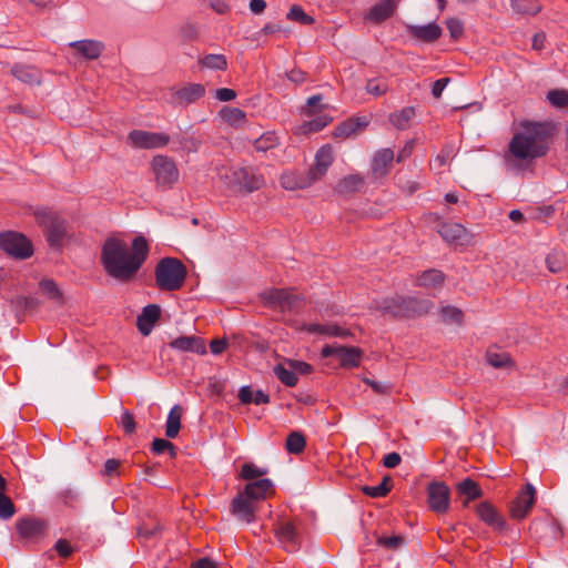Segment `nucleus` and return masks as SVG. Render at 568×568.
I'll return each mask as SVG.
<instances>
[{
  "label": "nucleus",
  "mask_w": 568,
  "mask_h": 568,
  "mask_svg": "<svg viewBox=\"0 0 568 568\" xmlns=\"http://www.w3.org/2000/svg\"><path fill=\"white\" fill-rule=\"evenodd\" d=\"M148 240L135 236L131 244L120 236H109L101 247L100 261L104 272L120 282H130L148 260Z\"/></svg>",
  "instance_id": "f257e3e1"
},
{
  "label": "nucleus",
  "mask_w": 568,
  "mask_h": 568,
  "mask_svg": "<svg viewBox=\"0 0 568 568\" xmlns=\"http://www.w3.org/2000/svg\"><path fill=\"white\" fill-rule=\"evenodd\" d=\"M554 135V125L547 122H523L508 144V156L519 163L544 158Z\"/></svg>",
  "instance_id": "f03ea898"
},
{
  "label": "nucleus",
  "mask_w": 568,
  "mask_h": 568,
  "mask_svg": "<svg viewBox=\"0 0 568 568\" xmlns=\"http://www.w3.org/2000/svg\"><path fill=\"white\" fill-rule=\"evenodd\" d=\"M186 277V267L174 257L162 258L155 267V283L162 291H178Z\"/></svg>",
  "instance_id": "7ed1b4c3"
},
{
  "label": "nucleus",
  "mask_w": 568,
  "mask_h": 568,
  "mask_svg": "<svg viewBox=\"0 0 568 568\" xmlns=\"http://www.w3.org/2000/svg\"><path fill=\"white\" fill-rule=\"evenodd\" d=\"M374 305L382 314L394 317H409L427 311L424 302L403 296L375 301Z\"/></svg>",
  "instance_id": "20e7f679"
},
{
  "label": "nucleus",
  "mask_w": 568,
  "mask_h": 568,
  "mask_svg": "<svg viewBox=\"0 0 568 568\" xmlns=\"http://www.w3.org/2000/svg\"><path fill=\"white\" fill-rule=\"evenodd\" d=\"M39 225L44 229V235L50 246L59 247L67 237L65 221L55 212L43 209L36 212Z\"/></svg>",
  "instance_id": "39448f33"
},
{
  "label": "nucleus",
  "mask_w": 568,
  "mask_h": 568,
  "mask_svg": "<svg viewBox=\"0 0 568 568\" xmlns=\"http://www.w3.org/2000/svg\"><path fill=\"white\" fill-rule=\"evenodd\" d=\"M14 527L18 539L26 544H37L48 536V523L40 517H20Z\"/></svg>",
  "instance_id": "423d86ee"
},
{
  "label": "nucleus",
  "mask_w": 568,
  "mask_h": 568,
  "mask_svg": "<svg viewBox=\"0 0 568 568\" xmlns=\"http://www.w3.org/2000/svg\"><path fill=\"white\" fill-rule=\"evenodd\" d=\"M0 247L7 254L21 260L33 253L31 242L23 234L13 231L0 233Z\"/></svg>",
  "instance_id": "0eeeda50"
},
{
  "label": "nucleus",
  "mask_w": 568,
  "mask_h": 568,
  "mask_svg": "<svg viewBox=\"0 0 568 568\" xmlns=\"http://www.w3.org/2000/svg\"><path fill=\"white\" fill-rule=\"evenodd\" d=\"M156 184L161 187H171L179 180V170L175 162L165 155H156L151 162Z\"/></svg>",
  "instance_id": "6e6552de"
},
{
  "label": "nucleus",
  "mask_w": 568,
  "mask_h": 568,
  "mask_svg": "<svg viewBox=\"0 0 568 568\" xmlns=\"http://www.w3.org/2000/svg\"><path fill=\"white\" fill-rule=\"evenodd\" d=\"M322 357H336L344 368L357 367L361 364L363 351L355 346H342L338 344L326 345L322 348Z\"/></svg>",
  "instance_id": "1a4fd4ad"
},
{
  "label": "nucleus",
  "mask_w": 568,
  "mask_h": 568,
  "mask_svg": "<svg viewBox=\"0 0 568 568\" xmlns=\"http://www.w3.org/2000/svg\"><path fill=\"white\" fill-rule=\"evenodd\" d=\"M265 181L262 174L252 169L236 168L232 171L230 184L239 191L251 193L263 187Z\"/></svg>",
  "instance_id": "9d476101"
},
{
  "label": "nucleus",
  "mask_w": 568,
  "mask_h": 568,
  "mask_svg": "<svg viewBox=\"0 0 568 568\" xmlns=\"http://www.w3.org/2000/svg\"><path fill=\"white\" fill-rule=\"evenodd\" d=\"M128 141L138 149H156L165 146L170 142V136L162 132L133 130L129 133Z\"/></svg>",
  "instance_id": "9b49d317"
},
{
  "label": "nucleus",
  "mask_w": 568,
  "mask_h": 568,
  "mask_svg": "<svg viewBox=\"0 0 568 568\" xmlns=\"http://www.w3.org/2000/svg\"><path fill=\"white\" fill-rule=\"evenodd\" d=\"M450 493L445 483L434 481L427 487V501L429 508L438 514H445L449 509Z\"/></svg>",
  "instance_id": "f8f14e48"
},
{
  "label": "nucleus",
  "mask_w": 568,
  "mask_h": 568,
  "mask_svg": "<svg viewBox=\"0 0 568 568\" xmlns=\"http://www.w3.org/2000/svg\"><path fill=\"white\" fill-rule=\"evenodd\" d=\"M257 510L258 506L241 491L236 494L230 506L231 515L245 524H252L256 520Z\"/></svg>",
  "instance_id": "ddd939ff"
},
{
  "label": "nucleus",
  "mask_w": 568,
  "mask_h": 568,
  "mask_svg": "<svg viewBox=\"0 0 568 568\" xmlns=\"http://www.w3.org/2000/svg\"><path fill=\"white\" fill-rule=\"evenodd\" d=\"M262 300L266 306L286 312L295 306L297 297L293 294L292 290L272 288L262 294Z\"/></svg>",
  "instance_id": "4468645a"
},
{
  "label": "nucleus",
  "mask_w": 568,
  "mask_h": 568,
  "mask_svg": "<svg viewBox=\"0 0 568 568\" xmlns=\"http://www.w3.org/2000/svg\"><path fill=\"white\" fill-rule=\"evenodd\" d=\"M438 233L445 242L458 246H467L473 240V235L467 231V229L455 222L443 223L439 226Z\"/></svg>",
  "instance_id": "2eb2a0df"
},
{
  "label": "nucleus",
  "mask_w": 568,
  "mask_h": 568,
  "mask_svg": "<svg viewBox=\"0 0 568 568\" xmlns=\"http://www.w3.org/2000/svg\"><path fill=\"white\" fill-rule=\"evenodd\" d=\"M535 501L536 489L531 484H527L510 505L511 517L518 520L526 518Z\"/></svg>",
  "instance_id": "dca6fc26"
},
{
  "label": "nucleus",
  "mask_w": 568,
  "mask_h": 568,
  "mask_svg": "<svg viewBox=\"0 0 568 568\" xmlns=\"http://www.w3.org/2000/svg\"><path fill=\"white\" fill-rule=\"evenodd\" d=\"M333 162L334 149L331 144H325L317 150L315 154L314 165L311 166L307 171L313 176V180L317 182L326 175Z\"/></svg>",
  "instance_id": "f3484780"
},
{
  "label": "nucleus",
  "mask_w": 568,
  "mask_h": 568,
  "mask_svg": "<svg viewBox=\"0 0 568 568\" xmlns=\"http://www.w3.org/2000/svg\"><path fill=\"white\" fill-rule=\"evenodd\" d=\"M247 498L256 505L275 495V487L271 479L262 478L247 483L241 490Z\"/></svg>",
  "instance_id": "a211bd4d"
},
{
  "label": "nucleus",
  "mask_w": 568,
  "mask_h": 568,
  "mask_svg": "<svg viewBox=\"0 0 568 568\" xmlns=\"http://www.w3.org/2000/svg\"><path fill=\"white\" fill-rule=\"evenodd\" d=\"M275 535L286 551L293 552L298 549L300 535L292 521H281L276 526Z\"/></svg>",
  "instance_id": "6ab92c4d"
},
{
  "label": "nucleus",
  "mask_w": 568,
  "mask_h": 568,
  "mask_svg": "<svg viewBox=\"0 0 568 568\" xmlns=\"http://www.w3.org/2000/svg\"><path fill=\"white\" fill-rule=\"evenodd\" d=\"M280 183L285 190H303L315 183L308 171L298 173L294 171L284 172L280 178Z\"/></svg>",
  "instance_id": "aec40b11"
},
{
  "label": "nucleus",
  "mask_w": 568,
  "mask_h": 568,
  "mask_svg": "<svg viewBox=\"0 0 568 568\" xmlns=\"http://www.w3.org/2000/svg\"><path fill=\"white\" fill-rule=\"evenodd\" d=\"M397 9V1L395 0H382L374 4L366 13V20L372 23L381 24L388 18H390Z\"/></svg>",
  "instance_id": "412c9836"
},
{
  "label": "nucleus",
  "mask_w": 568,
  "mask_h": 568,
  "mask_svg": "<svg viewBox=\"0 0 568 568\" xmlns=\"http://www.w3.org/2000/svg\"><path fill=\"white\" fill-rule=\"evenodd\" d=\"M205 93L204 85L190 83L179 89H173L172 99L176 103L190 104L201 99Z\"/></svg>",
  "instance_id": "4be33fe9"
},
{
  "label": "nucleus",
  "mask_w": 568,
  "mask_h": 568,
  "mask_svg": "<svg viewBox=\"0 0 568 568\" xmlns=\"http://www.w3.org/2000/svg\"><path fill=\"white\" fill-rule=\"evenodd\" d=\"M160 306L155 304H150L145 306L136 320V326L140 333L144 336H148L152 332L158 320L160 318Z\"/></svg>",
  "instance_id": "5701e85b"
},
{
  "label": "nucleus",
  "mask_w": 568,
  "mask_h": 568,
  "mask_svg": "<svg viewBox=\"0 0 568 568\" xmlns=\"http://www.w3.org/2000/svg\"><path fill=\"white\" fill-rule=\"evenodd\" d=\"M368 123L369 121L366 116L349 118L334 129L333 136L347 139L363 131Z\"/></svg>",
  "instance_id": "b1692460"
},
{
  "label": "nucleus",
  "mask_w": 568,
  "mask_h": 568,
  "mask_svg": "<svg viewBox=\"0 0 568 568\" xmlns=\"http://www.w3.org/2000/svg\"><path fill=\"white\" fill-rule=\"evenodd\" d=\"M169 346L178 351L192 352L199 355H204L206 353V346L204 341L197 336L178 337L171 341Z\"/></svg>",
  "instance_id": "393cba45"
},
{
  "label": "nucleus",
  "mask_w": 568,
  "mask_h": 568,
  "mask_svg": "<svg viewBox=\"0 0 568 568\" xmlns=\"http://www.w3.org/2000/svg\"><path fill=\"white\" fill-rule=\"evenodd\" d=\"M394 152L389 148L378 150L372 160V172L375 176H385L392 168Z\"/></svg>",
  "instance_id": "a878e982"
},
{
  "label": "nucleus",
  "mask_w": 568,
  "mask_h": 568,
  "mask_svg": "<svg viewBox=\"0 0 568 568\" xmlns=\"http://www.w3.org/2000/svg\"><path fill=\"white\" fill-rule=\"evenodd\" d=\"M477 515L479 518L494 528L495 530H503L505 528V521L497 509L489 503L484 501L477 506Z\"/></svg>",
  "instance_id": "bb28decb"
},
{
  "label": "nucleus",
  "mask_w": 568,
  "mask_h": 568,
  "mask_svg": "<svg viewBox=\"0 0 568 568\" xmlns=\"http://www.w3.org/2000/svg\"><path fill=\"white\" fill-rule=\"evenodd\" d=\"M407 30L409 34L424 42H434L442 36V28L435 23H428L425 26L408 24Z\"/></svg>",
  "instance_id": "cd10ccee"
},
{
  "label": "nucleus",
  "mask_w": 568,
  "mask_h": 568,
  "mask_svg": "<svg viewBox=\"0 0 568 568\" xmlns=\"http://www.w3.org/2000/svg\"><path fill=\"white\" fill-rule=\"evenodd\" d=\"M70 47L73 48L81 57L89 60L98 59L104 50L103 43L97 40L74 41L70 43Z\"/></svg>",
  "instance_id": "c85d7f7f"
},
{
  "label": "nucleus",
  "mask_w": 568,
  "mask_h": 568,
  "mask_svg": "<svg viewBox=\"0 0 568 568\" xmlns=\"http://www.w3.org/2000/svg\"><path fill=\"white\" fill-rule=\"evenodd\" d=\"M303 329L311 334H321L326 336L338 337L349 336L348 329L343 328L336 324H306L303 326Z\"/></svg>",
  "instance_id": "c756f323"
},
{
  "label": "nucleus",
  "mask_w": 568,
  "mask_h": 568,
  "mask_svg": "<svg viewBox=\"0 0 568 568\" xmlns=\"http://www.w3.org/2000/svg\"><path fill=\"white\" fill-rule=\"evenodd\" d=\"M365 180L361 174H349L344 176L336 185V192L341 195H349L361 191Z\"/></svg>",
  "instance_id": "7c9ffc66"
},
{
  "label": "nucleus",
  "mask_w": 568,
  "mask_h": 568,
  "mask_svg": "<svg viewBox=\"0 0 568 568\" xmlns=\"http://www.w3.org/2000/svg\"><path fill=\"white\" fill-rule=\"evenodd\" d=\"M183 415V408L180 405H174L166 418L165 435L169 438H175L179 435L181 428V418Z\"/></svg>",
  "instance_id": "2f4dec72"
},
{
  "label": "nucleus",
  "mask_w": 568,
  "mask_h": 568,
  "mask_svg": "<svg viewBox=\"0 0 568 568\" xmlns=\"http://www.w3.org/2000/svg\"><path fill=\"white\" fill-rule=\"evenodd\" d=\"M415 108L413 106H405L398 111H395L389 115L390 123L399 129L405 130L409 126L410 121L415 116Z\"/></svg>",
  "instance_id": "473e14b6"
},
{
  "label": "nucleus",
  "mask_w": 568,
  "mask_h": 568,
  "mask_svg": "<svg viewBox=\"0 0 568 568\" xmlns=\"http://www.w3.org/2000/svg\"><path fill=\"white\" fill-rule=\"evenodd\" d=\"M333 121V118L327 114H322L311 121L304 122L298 126L297 133L308 134L323 130Z\"/></svg>",
  "instance_id": "72a5a7b5"
},
{
  "label": "nucleus",
  "mask_w": 568,
  "mask_h": 568,
  "mask_svg": "<svg viewBox=\"0 0 568 568\" xmlns=\"http://www.w3.org/2000/svg\"><path fill=\"white\" fill-rule=\"evenodd\" d=\"M445 276L443 272L438 270H428L425 271L419 277H418V285L427 288H435L438 286H442L444 283Z\"/></svg>",
  "instance_id": "f704fd0d"
},
{
  "label": "nucleus",
  "mask_w": 568,
  "mask_h": 568,
  "mask_svg": "<svg viewBox=\"0 0 568 568\" xmlns=\"http://www.w3.org/2000/svg\"><path fill=\"white\" fill-rule=\"evenodd\" d=\"M221 118L229 124L239 126L245 123L246 114L239 108L225 106L220 111Z\"/></svg>",
  "instance_id": "c9c22d12"
},
{
  "label": "nucleus",
  "mask_w": 568,
  "mask_h": 568,
  "mask_svg": "<svg viewBox=\"0 0 568 568\" xmlns=\"http://www.w3.org/2000/svg\"><path fill=\"white\" fill-rule=\"evenodd\" d=\"M457 490L460 495H465L467 497L466 504L470 500L481 497L483 495V491L478 484L470 478H466L463 481H460L457 485Z\"/></svg>",
  "instance_id": "e433bc0d"
},
{
  "label": "nucleus",
  "mask_w": 568,
  "mask_h": 568,
  "mask_svg": "<svg viewBox=\"0 0 568 568\" xmlns=\"http://www.w3.org/2000/svg\"><path fill=\"white\" fill-rule=\"evenodd\" d=\"M266 474H267L266 468L257 467L253 463H245L241 467L239 478L250 483V481H254L257 479H262V477Z\"/></svg>",
  "instance_id": "4c0bfd02"
},
{
  "label": "nucleus",
  "mask_w": 568,
  "mask_h": 568,
  "mask_svg": "<svg viewBox=\"0 0 568 568\" xmlns=\"http://www.w3.org/2000/svg\"><path fill=\"white\" fill-rule=\"evenodd\" d=\"M274 374L281 383L287 387H294L298 382V377L294 371L290 366L286 367L284 364L275 365Z\"/></svg>",
  "instance_id": "58836bf2"
},
{
  "label": "nucleus",
  "mask_w": 568,
  "mask_h": 568,
  "mask_svg": "<svg viewBox=\"0 0 568 568\" xmlns=\"http://www.w3.org/2000/svg\"><path fill=\"white\" fill-rule=\"evenodd\" d=\"M280 145V139L275 132H265L254 142V148L258 152H266Z\"/></svg>",
  "instance_id": "ea45409f"
},
{
  "label": "nucleus",
  "mask_w": 568,
  "mask_h": 568,
  "mask_svg": "<svg viewBox=\"0 0 568 568\" xmlns=\"http://www.w3.org/2000/svg\"><path fill=\"white\" fill-rule=\"evenodd\" d=\"M13 74L17 79L24 83H39L40 74L39 71L32 67L17 65L13 69Z\"/></svg>",
  "instance_id": "a19ab883"
},
{
  "label": "nucleus",
  "mask_w": 568,
  "mask_h": 568,
  "mask_svg": "<svg viewBox=\"0 0 568 568\" xmlns=\"http://www.w3.org/2000/svg\"><path fill=\"white\" fill-rule=\"evenodd\" d=\"M486 361L490 366L495 368H505L513 366L511 357L506 352L498 353L494 351H488L486 354Z\"/></svg>",
  "instance_id": "79ce46f5"
},
{
  "label": "nucleus",
  "mask_w": 568,
  "mask_h": 568,
  "mask_svg": "<svg viewBox=\"0 0 568 568\" xmlns=\"http://www.w3.org/2000/svg\"><path fill=\"white\" fill-rule=\"evenodd\" d=\"M511 7L520 14H536L541 9L538 0H511Z\"/></svg>",
  "instance_id": "37998d69"
},
{
  "label": "nucleus",
  "mask_w": 568,
  "mask_h": 568,
  "mask_svg": "<svg viewBox=\"0 0 568 568\" xmlns=\"http://www.w3.org/2000/svg\"><path fill=\"white\" fill-rule=\"evenodd\" d=\"M306 439L300 432H292L285 443V448L291 454H300L305 449Z\"/></svg>",
  "instance_id": "c03bdc74"
},
{
  "label": "nucleus",
  "mask_w": 568,
  "mask_h": 568,
  "mask_svg": "<svg viewBox=\"0 0 568 568\" xmlns=\"http://www.w3.org/2000/svg\"><path fill=\"white\" fill-rule=\"evenodd\" d=\"M200 64L211 70H225L227 68V60L224 54H206L200 60Z\"/></svg>",
  "instance_id": "a18cd8bd"
},
{
  "label": "nucleus",
  "mask_w": 568,
  "mask_h": 568,
  "mask_svg": "<svg viewBox=\"0 0 568 568\" xmlns=\"http://www.w3.org/2000/svg\"><path fill=\"white\" fill-rule=\"evenodd\" d=\"M392 487V479L389 477H384L382 483L376 486H364L362 488L363 493L373 498L385 497Z\"/></svg>",
  "instance_id": "49530a36"
},
{
  "label": "nucleus",
  "mask_w": 568,
  "mask_h": 568,
  "mask_svg": "<svg viewBox=\"0 0 568 568\" xmlns=\"http://www.w3.org/2000/svg\"><path fill=\"white\" fill-rule=\"evenodd\" d=\"M286 19L307 26H311L315 22L314 18L308 16L298 4H293L290 8L288 12L286 13Z\"/></svg>",
  "instance_id": "de8ad7c7"
},
{
  "label": "nucleus",
  "mask_w": 568,
  "mask_h": 568,
  "mask_svg": "<svg viewBox=\"0 0 568 568\" xmlns=\"http://www.w3.org/2000/svg\"><path fill=\"white\" fill-rule=\"evenodd\" d=\"M388 89L387 81L382 79H369L365 87L366 92L374 97L384 95Z\"/></svg>",
  "instance_id": "09e8293b"
},
{
  "label": "nucleus",
  "mask_w": 568,
  "mask_h": 568,
  "mask_svg": "<svg viewBox=\"0 0 568 568\" xmlns=\"http://www.w3.org/2000/svg\"><path fill=\"white\" fill-rule=\"evenodd\" d=\"M16 514V507L12 500L6 495V490L0 491V518L8 520Z\"/></svg>",
  "instance_id": "8fccbe9b"
},
{
  "label": "nucleus",
  "mask_w": 568,
  "mask_h": 568,
  "mask_svg": "<svg viewBox=\"0 0 568 568\" xmlns=\"http://www.w3.org/2000/svg\"><path fill=\"white\" fill-rule=\"evenodd\" d=\"M440 315L444 322L446 323H456L462 324L464 314L463 312L454 306H445L440 311Z\"/></svg>",
  "instance_id": "3c124183"
},
{
  "label": "nucleus",
  "mask_w": 568,
  "mask_h": 568,
  "mask_svg": "<svg viewBox=\"0 0 568 568\" xmlns=\"http://www.w3.org/2000/svg\"><path fill=\"white\" fill-rule=\"evenodd\" d=\"M547 99L554 106L565 108L568 105V91L551 90L548 92Z\"/></svg>",
  "instance_id": "603ef678"
},
{
  "label": "nucleus",
  "mask_w": 568,
  "mask_h": 568,
  "mask_svg": "<svg viewBox=\"0 0 568 568\" xmlns=\"http://www.w3.org/2000/svg\"><path fill=\"white\" fill-rule=\"evenodd\" d=\"M454 158V148L453 145L444 146L440 152L437 154L434 165L436 169H442L446 164H448Z\"/></svg>",
  "instance_id": "864d4df0"
},
{
  "label": "nucleus",
  "mask_w": 568,
  "mask_h": 568,
  "mask_svg": "<svg viewBox=\"0 0 568 568\" xmlns=\"http://www.w3.org/2000/svg\"><path fill=\"white\" fill-rule=\"evenodd\" d=\"M152 450L155 453V454H163L165 452H168L171 457H174L175 456V446L166 440V439H162V438H155L152 443Z\"/></svg>",
  "instance_id": "5fc2aeb1"
},
{
  "label": "nucleus",
  "mask_w": 568,
  "mask_h": 568,
  "mask_svg": "<svg viewBox=\"0 0 568 568\" xmlns=\"http://www.w3.org/2000/svg\"><path fill=\"white\" fill-rule=\"evenodd\" d=\"M40 288L50 298L59 300L61 297V293H60L57 284L52 280L41 281Z\"/></svg>",
  "instance_id": "6e6d98bb"
},
{
  "label": "nucleus",
  "mask_w": 568,
  "mask_h": 568,
  "mask_svg": "<svg viewBox=\"0 0 568 568\" xmlns=\"http://www.w3.org/2000/svg\"><path fill=\"white\" fill-rule=\"evenodd\" d=\"M446 26H447L450 37L454 40H457L463 36L464 24L459 19L450 18L447 20Z\"/></svg>",
  "instance_id": "4d7b16f0"
},
{
  "label": "nucleus",
  "mask_w": 568,
  "mask_h": 568,
  "mask_svg": "<svg viewBox=\"0 0 568 568\" xmlns=\"http://www.w3.org/2000/svg\"><path fill=\"white\" fill-rule=\"evenodd\" d=\"M363 381L365 384H367L374 390V393H376L378 395H388L392 390L390 384L376 382V381H373L367 377L363 378Z\"/></svg>",
  "instance_id": "13d9d810"
},
{
  "label": "nucleus",
  "mask_w": 568,
  "mask_h": 568,
  "mask_svg": "<svg viewBox=\"0 0 568 568\" xmlns=\"http://www.w3.org/2000/svg\"><path fill=\"white\" fill-rule=\"evenodd\" d=\"M285 364L290 366L295 374L298 373L302 375H307L313 371L312 366L303 361L287 359Z\"/></svg>",
  "instance_id": "bf43d9fd"
},
{
  "label": "nucleus",
  "mask_w": 568,
  "mask_h": 568,
  "mask_svg": "<svg viewBox=\"0 0 568 568\" xmlns=\"http://www.w3.org/2000/svg\"><path fill=\"white\" fill-rule=\"evenodd\" d=\"M120 425L126 434H133L136 426L134 416L129 410H124L121 416Z\"/></svg>",
  "instance_id": "052dcab7"
},
{
  "label": "nucleus",
  "mask_w": 568,
  "mask_h": 568,
  "mask_svg": "<svg viewBox=\"0 0 568 568\" xmlns=\"http://www.w3.org/2000/svg\"><path fill=\"white\" fill-rule=\"evenodd\" d=\"M556 212V209L554 205H544L538 206L535 210L534 219L538 221H546L547 219L551 217Z\"/></svg>",
  "instance_id": "680f3d73"
},
{
  "label": "nucleus",
  "mask_w": 568,
  "mask_h": 568,
  "mask_svg": "<svg viewBox=\"0 0 568 568\" xmlns=\"http://www.w3.org/2000/svg\"><path fill=\"white\" fill-rule=\"evenodd\" d=\"M403 542L404 539L400 536L382 537L378 539V544L388 549H397Z\"/></svg>",
  "instance_id": "e2e57ef3"
},
{
  "label": "nucleus",
  "mask_w": 568,
  "mask_h": 568,
  "mask_svg": "<svg viewBox=\"0 0 568 568\" xmlns=\"http://www.w3.org/2000/svg\"><path fill=\"white\" fill-rule=\"evenodd\" d=\"M54 549L64 558L69 557L73 552V548L67 539H59L54 545Z\"/></svg>",
  "instance_id": "0e129e2a"
},
{
  "label": "nucleus",
  "mask_w": 568,
  "mask_h": 568,
  "mask_svg": "<svg viewBox=\"0 0 568 568\" xmlns=\"http://www.w3.org/2000/svg\"><path fill=\"white\" fill-rule=\"evenodd\" d=\"M215 98L223 102L232 101L236 98V92L233 89L221 88L215 91Z\"/></svg>",
  "instance_id": "69168bd1"
},
{
  "label": "nucleus",
  "mask_w": 568,
  "mask_h": 568,
  "mask_svg": "<svg viewBox=\"0 0 568 568\" xmlns=\"http://www.w3.org/2000/svg\"><path fill=\"white\" fill-rule=\"evenodd\" d=\"M400 462L402 457L398 453H389L383 458V465L387 468H395L400 464Z\"/></svg>",
  "instance_id": "338daca9"
},
{
  "label": "nucleus",
  "mask_w": 568,
  "mask_h": 568,
  "mask_svg": "<svg viewBox=\"0 0 568 568\" xmlns=\"http://www.w3.org/2000/svg\"><path fill=\"white\" fill-rule=\"evenodd\" d=\"M254 397V392L251 386H243L239 390V399L242 404H251Z\"/></svg>",
  "instance_id": "774afa93"
}]
</instances>
